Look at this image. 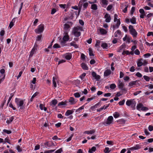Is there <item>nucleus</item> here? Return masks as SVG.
Here are the masks:
<instances>
[{"label": "nucleus", "instance_id": "obj_1", "mask_svg": "<svg viewBox=\"0 0 153 153\" xmlns=\"http://www.w3.org/2000/svg\"><path fill=\"white\" fill-rule=\"evenodd\" d=\"M83 30L82 27L77 26L74 27L72 33L76 37H79L81 34L80 32Z\"/></svg>", "mask_w": 153, "mask_h": 153}, {"label": "nucleus", "instance_id": "obj_2", "mask_svg": "<svg viewBox=\"0 0 153 153\" xmlns=\"http://www.w3.org/2000/svg\"><path fill=\"white\" fill-rule=\"evenodd\" d=\"M118 15L116 14H114V24L112 26L113 30L116 29L118 28L120 25L121 24V22L120 19H117Z\"/></svg>", "mask_w": 153, "mask_h": 153}, {"label": "nucleus", "instance_id": "obj_3", "mask_svg": "<svg viewBox=\"0 0 153 153\" xmlns=\"http://www.w3.org/2000/svg\"><path fill=\"white\" fill-rule=\"evenodd\" d=\"M15 102L18 108H19V109L22 110L25 108V104H24V100L16 98L15 100Z\"/></svg>", "mask_w": 153, "mask_h": 153}, {"label": "nucleus", "instance_id": "obj_4", "mask_svg": "<svg viewBox=\"0 0 153 153\" xmlns=\"http://www.w3.org/2000/svg\"><path fill=\"white\" fill-rule=\"evenodd\" d=\"M129 31L130 33L132 35L133 38H135L137 35V33L133 26L132 25H129L128 27Z\"/></svg>", "mask_w": 153, "mask_h": 153}, {"label": "nucleus", "instance_id": "obj_5", "mask_svg": "<svg viewBox=\"0 0 153 153\" xmlns=\"http://www.w3.org/2000/svg\"><path fill=\"white\" fill-rule=\"evenodd\" d=\"M126 105L130 106L132 109H135L136 104V102L134 100H128L126 102Z\"/></svg>", "mask_w": 153, "mask_h": 153}, {"label": "nucleus", "instance_id": "obj_6", "mask_svg": "<svg viewBox=\"0 0 153 153\" xmlns=\"http://www.w3.org/2000/svg\"><path fill=\"white\" fill-rule=\"evenodd\" d=\"M113 122V117L112 116H109L107 119L105 120L103 123L105 126H107L112 124Z\"/></svg>", "mask_w": 153, "mask_h": 153}, {"label": "nucleus", "instance_id": "obj_7", "mask_svg": "<svg viewBox=\"0 0 153 153\" xmlns=\"http://www.w3.org/2000/svg\"><path fill=\"white\" fill-rule=\"evenodd\" d=\"M64 36L62 38V41L61 42V43L62 45H64L65 43L69 39V36L68 33H64Z\"/></svg>", "mask_w": 153, "mask_h": 153}, {"label": "nucleus", "instance_id": "obj_8", "mask_svg": "<svg viewBox=\"0 0 153 153\" xmlns=\"http://www.w3.org/2000/svg\"><path fill=\"white\" fill-rule=\"evenodd\" d=\"M72 25V23L71 22H68L67 23H65L64 25V33H68L70 30L71 26Z\"/></svg>", "mask_w": 153, "mask_h": 153}, {"label": "nucleus", "instance_id": "obj_9", "mask_svg": "<svg viewBox=\"0 0 153 153\" xmlns=\"http://www.w3.org/2000/svg\"><path fill=\"white\" fill-rule=\"evenodd\" d=\"M44 29V25L42 24H41L39 25L38 28L35 30V32L36 33H40L43 31Z\"/></svg>", "mask_w": 153, "mask_h": 153}, {"label": "nucleus", "instance_id": "obj_10", "mask_svg": "<svg viewBox=\"0 0 153 153\" xmlns=\"http://www.w3.org/2000/svg\"><path fill=\"white\" fill-rule=\"evenodd\" d=\"M137 109L138 110L142 111H146L148 109L147 108L143 106V105L141 103L137 104Z\"/></svg>", "mask_w": 153, "mask_h": 153}, {"label": "nucleus", "instance_id": "obj_11", "mask_svg": "<svg viewBox=\"0 0 153 153\" xmlns=\"http://www.w3.org/2000/svg\"><path fill=\"white\" fill-rule=\"evenodd\" d=\"M79 4L81 6H83V8L84 9L87 8L88 5V3L86 2V0H81L79 1Z\"/></svg>", "mask_w": 153, "mask_h": 153}, {"label": "nucleus", "instance_id": "obj_12", "mask_svg": "<svg viewBox=\"0 0 153 153\" xmlns=\"http://www.w3.org/2000/svg\"><path fill=\"white\" fill-rule=\"evenodd\" d=\"M62 57L67 60H70L72 57V54L71 53H67L62 55Z\"/></svg>", "mask_w": 153, "mask_h": 153}, {"label": "nucleus", "instance_id": "obj_13", "mask_svg": "<svg viewBox=\"0 0 153 153\" xmlns=\"http://www.w3.org/2000/svg\"><path fill=\"white\" fill-rule=\"evenodd\" d=\"M77 101V100L76 99H75L73 97H70L68 100V102H69L70 105H74L75 104Z\"/></svg>", "mask_w": 153, "mask_h": 153}, {"label": "nucleus", "instance_id": "obj_14", "mask_svg": "<svg viewBox=\"0 0 153 153\" xmlns=\"http://www.w3.org/2000/svg\"><path fill=\"white\" fill-rule=\"evenodd\" d=\"M132 39L131 37L129 36H128L126 35L125 37L123 38V40L124 41H126V42L128 43H130L131 42Z\"/></svg>", "mask_w": 153, "mask_h": 153}, {"label": "nucleus", "instance_id": "obj_15", "mask_svg": "<svg viewBox=\"0 0 153 153\" xmlns=\"http://www.w3.org/2000/svg\"><path fill=\"white\" fill-rule=\"evenodd\" d=\"M141 148V146L139 144H137L134 146L129 148V149L131 150V151H133L134 150H137L140 149Z\"/></svg>", "mask_w": 153, "mask_h": 153}, {"label": "nucleus", "instance_id": "obj_16", "mask_svg": "<svg viewBox=\"0 0 153 153\" xmlns=\"http://www.w3.org/2000/svg\"><path fill=\"white\" fill-rule=\"evenodd\" d=\"M104 18L105 19V21L106 22H109L111 21V17L110 15L108 13H106L105 16Z\"/></svg>", "mask_w": 153, "mask_h": 153}, {"label": "nucleus", "instance_id": "obj_17", "mask_svg": "<svg viewBox=\"0 0 153 153\" xmlns=\"http://www.w3.org/2000/svg\"><path fill=\"white\" fill-rule=\"evenodd\" d=\"M101 46L104 49H107L109 47L108 44L103 41H101Z\"/></svg>", "mask_w": 153, "mask_h": 153}, {"label": "nucleus", "instance_id": "obj_18", "mask_svg": "<svg viewBox=\"0 0 153 153\" xmlns=\"http://www.w3.org/2000/svg\"><path fill=\"white\" fill-rule=\"evenodd\" d=\"M114 36L118 38H120L122 36L121 32L120 30H117L114 33Z\"/></svg>", "mask_w": 153, "mask_h": 153}, {"label": "nucleus", "instance_id": "obj_19", "mask_svg": "<svg viewBox=\"0 0 153 153\" xmlns=\"http://www.w3.org/2000/svg\"><path fill=\"white\" fill-rule=\"evenodd\" d=\"M37 47V45L35 44L34 47L33 48L32 50L30 51V54L29 55L30 57H31L33 56V55L36 52V48Z\"/></svg>", "mask_w": 153, "mask_h": 153}, {"label": "nucleus", "instance_id": "obj_20", "mask_svg": "<svg viewBox=\"0 0 153 153\" xmlns=\"http://www.w3.org/2000/svg\"><path fill=\"white\" fill-rule=\"evenodd\" d=\"M124 85V84L123 82H121V81H119L118 86L119 89L122 90L126 91L125 89L123 88Z\"/></svg>", "mask_w": 153, "mask_h": 153}, {"label": "nucleus", "instance_id": "obj_21", "mask_svg": "<svg viewBox=\"0 0 153 153\" xmlns=\"http://www.w3.org/2000/svg\"><path fill=\"white\" fill-rule=\"evenodd\" d=\"M68 102L66 101H65L64 102L62 101L59 102L58 103V106L67 105H68Z\"/></svg>", "mask_w": 153, "mask_h": 153}, {"label": "nucleus", "instance_id": "obj_22", "mask_svg": "<svg viewBox=\"0 0 153 153\" xmlns=\"http://www.w3.org/2000/svg\"><path fill=\"white\" fill-rule=\"evenodd\" d=\"M100 105V103L99 102L95 104L94 105L92 106L91 107V109L92 111H94L95 109L97 108Z\"/></svg>", "mask_w": 153, "mask_h": 153}, {"label": "nucleus", "instance_id": "obj_23", "mask_svg": "<svg viewBox=\"0 0 153 153\" xmlns=\"http://www.w3.org/2000/svg\"><path fill=\"white\" fill-rule=\"evenodd\" d=\"M57 103V101L56 100L54 99L52 100L50 103V105L52 107L55 106Z\"/></svg>", "mask_w": 153, "mask_h": 153}, {"label": "nucleus", "instance_id": "obj_24", "mask_svg": "<svg viewBox=\"0 0 153 153\" xmlns=\"http://www.w3.org/2000/svg\"><path fill=\"white\" fill-rule=\"evenodd\" d=\"M111 71L110 69H107L105 71L104 75L105 77L111 74Z\"/></svg>", "mask_w": 153, "mask_h": 153}, {"label": "nucleus", "instance_id": "obj_25", "mask_svg": "<svg viewBox=\"0 0 153 153\" xmlns=\"http://www.w3.org/2000/svg\"><path fill=\"white\" fill-rule=\"evenodd\" d=\"M95 132V131L94 130H92L90 131H85L84 133L88 134H92Z\"/></svg>", "mask_w": 153, "mask_h": 153}, {"label": "nucleus", "instance_id": "obj_26", "mask_svg": "<svg viewBox=\"0 0 153 153\" xmlns=\"http://www.w3.org/2000/svg\"><path fill=\"white\" fill-rule=\"evenodd\" d=\"M81 66L83 70H88V67L87 66L86 64L84 63H82L81 64Z\"/></svg>", "mask_w": 153, "mask_h": 153}, {"label": "nucleus", "instance_id": "obj_27", "mask_svg": "<svg viewBox=\"0 0 153 153\" xmlns=\"http://www.w3.org/2000/svg\"><path fill=\"white\" fill-rule=\"evenodd\" d=\"M73 111L72 110H68L65 114V115L68 116L73 114Z\"/></svg>", "mask_w": 153, "mask_h": 153}, {"label": "nucleus", "instance_id": "obj_28", "mask_svg": "<svg viewBox=\"0 0 153 153\" xmlns=\"http://www.w3.org/2000/svg\"><path fill=\"white\" fill-rule=\"evenodd\" d=\"M127 7L128 6H127L126 5H123L121 7V8L123 9V12L126 13L127 11Z\"/></svg>", "mask_w": 153, "mask_h": 153}, {"label": "nucleus", "instance_id": "obj_29", "mask_svg": "<svg viewBox=\"0 0 153 153\" xmlns=\"http://www.w3.org/2000/svg\"><path fill=\"white\" fill-rule=\"evenodd\" d=\"M100 31L101 34L102 35H105L107 33V31L103 28H100Z\"/></svg>", "mask_w": 153, "mask_h": 153}, {"label": "nucleus", "instance_id": "obj_30", "mask_svg": "<svg viewBox=\"0 0 153 153\" xmlns=\"http://www.w3.org/2000/svg\"><path fill=\"white\" fill-rule=\"evenodd\" d=\"M96 150V147L95 146H93L91 149H89L88 150V152L93 153Z\"/></svg>", "mask_w": 153, "mask_h": 153}, {"label": "nucleus", "instance_id": "obj_31", "mask_svg": "<svg viewBox=\"0 0 153 153\" xmlns=\"http://www.w3.org/2000/svg\"><path fill=\"white\" fill-rule=\"evenodd\" d=\"M14 119V117L13 116H12L10 117L7 119L6 121V123L8 124L10 123L13 121Z\"/></svg>", "mask_w": 153, "mask_h": 153}, {"label": "nucleus", "instance_id": "obj_32", "mask_svg": "<svg viewBox=\"0 0 153 153\" xmlns=\"http://www.w3.org/2000/svg\"><path fill=\"white\" fill-rule=\"evenodd\" d=\"M84 105H82L79 108H78V109H77L76 111V113H80L81 111L83 109H84Z\"/></svg>", "mask_w": 153, "mask_h": 153}, {"label": "nucleus", "instance_id": "obj_33", "mask_svg": "<svg viewBox=\"0 0 153 153\" xmlns=\"http://www.w3.org/2000/svg\"><path fill=\"white\" fill-rule=\"evenodd\" d=\"M15 18H14L12 20L11 22L10 23L9 25V27L10 28H11L14 25V23L15 22Z\"/></svg>", "mask_w": 153, "mask_h": 153}, {"label": "nucleus", "instance_id": "obj_34", "mask_svg": "<svg viewBox=\"0 0 153 153\" xmlns=\"http://www.w3.org/2000/svg\"><path fill=\"white\" fill-rule=\"evenodd\" d=\"M130 21L132 24H135L136 23V18L134 16L131 19Z\"/></svg>", "mask_w": 153, "mask_h": 153}, {"label": "nucleus", "instance_id": "obj_35", "mask_svg": "<svg viewBox=\"0 0 153 153\" xmlns=\"http://www.w3.org/2000/svg\"><path fill=\"white\" fill-rule=\"evenodd\" d=\"M137 81H133L130 82L128 85V86L130 87H133L134 85L136 84Z\"/></svg>", "mask_w": 153, "mask_h": 153}, {"label": "nucleus", "instance_id": "obj_36", "mask_svg": "<svg viewBox=\"0 0 153 153\" xmlns=\"http://www.w3.org/2000/svg\"><path fill=\"white\" fill-rule=\"evenodd\" d=\"M101 42L99 40H97L96 41V43L95 44V46L96 47H97L98 48L100 47V44L101 45Z\"/></svg>", "mask_w": 153, "mask_h": 153}, {"label": "nucleus", "instance_id": "obj_37", "mask_svg": "<svg viewBox=\"0 0 153 153\" xmlns=\"http://www.w3.org/2000/svg\"><path fill=\"white\" fill-rule=\"evenodd\" d=\"M39 92H35L32 96L31 98L30 99V101H33V99L36 96L39 94Z\"/></svg>", "mask_w": 153, "mask_h": 153}, {"label": "nucleus", "instance_id": "obj_38", "mask_svg": "<svg viewBox=\"0 0 153 153\" xmlns=\"http://www.w3.org/2000/svg\"><path fill=\"white\" fill-rule=\"evenodd\" d=\"M86 74L85 73H84L82 74H81L79 76V77L80 78L82 81H84L85 80L84 78L86 76Z\"/></svg>", "mask_w": 153, "mask_h": 153}, {"label": "nucleus", "instance_id": "obj_39", "mask_svg": "<svg viewBox=\"0 0 153 153\" xmlns=\"http://www.w3.org/2000/svg\"><path fill=\"white\" fill-rule=\"evenodd\" d=\"M91 9L94 10H96L97 9V6L96 4H92L91 6Z\"/></svg>", "mask_w": 153, "mask_h": 153}, {"label": "nucleus", "instance_id": "obj_40", "mask_svg": "<svg viewBox=\"0 0 153 153\" xmlns=\"http://www.w3.org/2000/svg\"><path fill=\"white\" fill-rule=\"evenodd\" d=\"M5 75H1L0 76V84L4 80L5 78Z\"/></svg>", "mask_w": 153, "mask_h": 153}, {"label": "nucleus", "instance_id": "obj_41", "mask_svg": "<svg viewBox=\"0 0 153 153\" xmlns=\"http://www.w3.org/2000/svg\"><path fill=\"white\" fill-rule=\"evenodd\" d=\"M113 115L115 118H116L119 117L120 114L118 112H116L114 113Z\"/></svg>", "mask_w": 153, "mask_h": 153}, {"label": "nucleus", "instance_id": "obj_42", "mask_svg": "<svg viewBox=\"0 0 153 153\" xmlns=\"http://www.w3.org/2000/svg\"><path fill=\"white\" fill-rule=\"evenodd\" d=\"M56 79L54 77H53V84L54 88H56L57 86Z\"/></svg>", "mask_w": 153, "mask_h": 153}, {"label": "nucleus", "instance_id": "obj_43", "mask_svg": "<svg viewBox=\"0 0 153 153\" xmlns=\"http://www.w3.org/2000/svg\"><path fill=\"white\" fill-rule=\"evenodd\" d=\"M88 51L89 55L91 56H94V54L93 53V51L92 49L91 48H89L88 49Z\"/></svg>", "mask_w": 153, "mask_h": 153}, {"label": "nucleus", "instance_id": "obj_44", "mask_svg": "<svg viewBox=\"0 0 153 153\" xmlns=\"http://www.w3.org/2000/svg\"><path fill=\"white\" fill-rule=\"evenodd\" d=\"M70 45L74 47L75 48H77L78 47L77 45L74 42H72L70 43Z\"/></svg>", "mask_w": 153, "mask_h": 153}, {"label": "nucleus", "instance_id": "obj_45", "mask_svg": "<svg viewBox=\"0 0 153 153\" xmlns=\"http://www.w3.org/2000/svg\"><path fill=\"white\" fill-rule=\"evenodd\" d=\"M16 149L19 152H20L22 150V147L19 146H17L16 147Z\"/></svg>", "mask_w": 153, "mask_h": 153}, {"label": "nucleus", "instance_id": "obj_46", "mask_svg": "<svg viewBox=\"0 0 153 153\" xmlns=\"http://www.w3.org/2000/svg\"><path fill=\"white\" fill-rule=\"evenodd\" d=\"M101 1L103 5H107L108 4V1L107 0H101Z\"/></svg>", "mask_w": 153, "mask_h": 153}, {"label": "nucleus", "instance_id": "obj_47", "mask_svg": "<svg viewBox=\"0 0 153 153\" xmlns=\"http://www.w3.org/2000/svg\"><path fill=\"white\" fill-rule=\"evenodd\" d=\"M110 152L109 149L108 147H105L104 150V152L105 153H109Z\"/></svg>", "mask_w": 153, "mask_h": 153}, {"label": "nucleus", "instance_id": "obj_48", "mask_svg": "<svg viewBox=\"0 0 153 153\" xmlns=\"http://www.w3.org/2000/svg\"><path fill=\"white\" fill-rule=\"evenodd\" d=\"M61 47L58 44L56 43L53 46V48H59Z\"/></svg>", "mask_w": 153, "mask_h": 153}, {"label": "nucleus", "instance_id": "obj_49", "mask_svg": "<svg viewBox=\"0 0 153 153\" xmlns=\"http://www.w3.org/2000/svg\"><path fill=\"white\" fill-rule=\"evenodd\" d=\"M74 95L75 97L79 98L80 97V94L78 92H76L74 94Z\"/></svg>", "mask_w": 153, "mask_h": 153}, {"label": "nucleus", "instance_id": "obj_50", "mask_svg": "<svg viewBox=\"0 0 153 153\" xmlns=\"http://www.w3.org/2000/svg\"><path fill=\"white\" fill-rule=\"evenodd\" d=\"M3 132L7 134H9L11 133L12 132L10 130H8L6 129H4L3 131Z\"/></svg>", "mask_w": 153, "mask_h": 153}, {"label": "nucleus", "instance_id": "obj_51", "mask_svg": "<svg viewBox=\"0 0 153 153\" xmlns=\"http://www.w3.org/2000/svg\"><path fill=\"white\" fill-rule=\"evenodd\" d=\"M143 78L146 81H147V82H148L150 80V78L147 76H143Z\"/></svg>", "mask_w": 153, "mask_h": 153}, {"label": "nucleus", "instance_id": "obj_52", "mask_svg": "<svg viewBox=\"0 0 153 153\" xmlns=\"http://www.w3.org/2000/svg\"><path fill=\"white\" fill-rule=\"evenodd\" d=\"M143 65V62L141 61H139L137 63V65L138 67H140Z\"/></svg>", "mask_w": 153, "mask_h": 153}, {"label": "nucleus", "instance_id": "obj_53", "mask_svg": "<svg viewBox=\"0 0 153 153\" xmlns=\"http://www.w3.org/2000/svg\"><path fill=\"white\" fill-rule=\"evenodd\" d=\"M125 48V45H122L119 48L118 51L120 52V51L124 49Z\"/></svg>", "mask_w": 153, "mask_h": 153}, {"label": "nucleus", "instance_id": "obj_54", "mask_svg": "<svg viewBox=\"0 0 153 153\" xmlns=\"http://www.w3.org/2000/svg\"><path fill=\"white\" fill-rule=\"evenodd\" d=\"M122 54L124 55L125 54H126V55H129V52L128 51H123L122 52Z\"/></svg>", "mask_w": 153, "mask_h": 153}, {"label": "nucleus", "instance_id": "obj_55", "mask_svg": "<svg viewBox=\"0 0 153 153\" xmlns=\"http://www.w3.org/2000/svg\"><path fill=\"white\" fill-rule=\"evenodd\" d=\"M116 87V85L114 84H112L110 85V88L112 89H114Z\"/></svg>", "mask_w": 153, "mask_h": 153}, {"label": "nucleus", "instance_id": "obj_56", "mask_svg": "<svg viewBox=\"0 0 153 153\" xmlns=\"http://www.w3.org/2000/svg\"><path fill=\"white\" fill-rule=\"evenodd\" d=\"M125 102V100H123L121 101H120L119 102V104L120 105H124Z\"/></svg>", "mask_w": 153, "mask_h": 153}, {"label": "nucleus", "instance_id": "obj_57", "mask_svg": "<svg viewBox=\"0 0 153 153\" xmlns=\"http://www.w3.org/2000/svg\"><path fill=\"white\" fill-rule=\"evenodd\" d=\"M59 6L61 8L63 9H65L66 7V5L65 4H60L59 5Z\"/></svg>", "mask_w": 153, "mask_h": 153}, {"label": "nucleus", "instance_id": "obj_58", "mask_svg": "<svg viewBox=\"0 0 153 153\" xmlns=\"http://www.w3.org/2000/svg\"><path fill=\"white\" fill-rule=\"evenodd\" d=\"M112 8V6L111 5H109L107 8V10L109 11L111 10Z\"/></svg>", "mask_w": 153, "mask_h": 153}, {"label": "nucleus", "instance_id": "obj_59", "mask_svg": "<svg viewBox=\"0 0 153 153\" xmlns=\"http://www.w3.org/2000/svg\"><path fill=\"white\" fill-rule=\"evenodd\" d=\"M55 150H48L45 151L44 153H52V152H54Z\"/></svg>", "mask_w": 153, "mask_h": 153}, {"label": "nucleus", "instance_id": "obj_60", "mask_svg": "<svg viewBox=\"0 0 153 153\" xmlns=\"http://www.w3.org/2000/svg\"><path fill=\"white\" fill-rule=\"evenodd\" d=\"M134 53L136 55H139L140 54V52L138 49H136L134 51Z\"/></svg>", "mask_w": 153, "mask_h": 153}, {"label": "nucleus", "instance_id": "obj_61", "mask_svg": "<svg viewBox=\"0 0 153 153\" xmlns=\"http://www.w3.org/2000/svg\"><path fill=\"white\" fill-rule=\"evenodd\" d=\"M5 31L4 30H1L0 32V35L1 36H3L4 34Z\"/></svg>", "mask_w": 153, "mask_h": 153}, {"label": "nucleus", "instance_id": "obj_62", "mask_svg": "<svg viewBox=\"0 0 153 153\" xmlns=\"http://www.w3.org/2000/svg\"><path fill=\"white\" fill-rule=\"evenodd\" d=\"M146 86L148 87V88L150 89H153V85L152 84H149Z\"/></svg>", "mask_w": 153, "mask_h": 153}, {"label": "nucleus", "instance_id": "obj_63", "mask_svg": "<svg viewBox=\"0 0 153 153\" xmlns=\"http://www.w3.org/2000/svg\"><path fill=\"white\" fill-rule=\"evenodd\" d=\"M147 36H153V32H148L147 34Z\"/></svg>", "mask_w": 153, "mask_h": 153}, {"label": "nucleus", "instance_id": "obj_64", "mask_svg": "<svg viewBox=\"0 0 153 153\" xmlns=\"http://www.w3.org/2000/svg\"><path fill=\"white\" fill-rule=\"evenodd\" d=\"M62 152V148H60L55 152V153H61Z\"/></svg>", "mask_w": 153, "mask_h": 153}]
</instances>
